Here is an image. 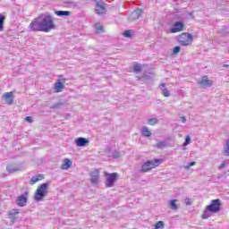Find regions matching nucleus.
Instances as JSON below:
<instances>
[{
  "mask_svg": "<svg viewBox=\"0 0 229 229\" xmlns=\"http://www.w3.org/2000/svg\"><path fill=\"white\" fill-rule=\"evenodd\" d=\"M29 30H30V31H44L45 33H49L51 30H55L53 16L49 14H42L32 20L29 25Z\"/></svg>",
  "mask_w": 229,
  "mask_h": 229,
  "instance_id": "nucleus-1",
  "label": "nucleus"
},
{
  "mask_svg": "<svg viewBox=\"0 0 229 229\" xmlns=\"http://www.w3.org/2000/svg\"><path fill=\"white\" fill-rule=\"evenodd\" d=\"M219 210H221V200L219 199L212 200L211 205H208L203 212L202 219H208L211 214H217Z\"/></svg>",
  "mask_w": 229,
  "mask_h": 229,
  "instance_id": "nucleus-2",
  "label": "nucleus"
},
{
  "mask_svg": "<svg viewBox=\"0 0 229 229\" xmlns=\"http://www.w3.org/2000/svg\"><path fill=\"white\" fill-rule=\"evenodd\" d=\"M49 189V183L45 182L40 184L34 195L35 201H42L44 199L45 196H47V191Z\"/></svg>",
  "mask_w": 229,
  "mask_h": 229,
  "instance_id": "nucleus-3",
  "label": "nucleus"
},
{
  "mask_svg": "<svg viewBox=\"0 0 229 229\" xmlns=\"http://www.w3.org/2000/svg\"><path fill=\"white\" fill-rule=\"evenodd\" d=\"M161 162L162 160L160 159L148 160L145 162L141 166L140 173H148V171H151L154 167L160 165Z\"/></svg>",
  "mask_w": 229,
  "mask_h": 229,
  "instance_id": "nucleus-4",
  "label": "nucleus"
},
{
  "mask_svg": "<svg viewBox=\"0 0 229 229\" xmlns=\"http://www.w3.org/2000/svg\"><path fill=\"white\" fill-rule=\"evenodd\" d=\"M194 39V36L190 33H182L178 36L177 40L180 46H191L192 44V40Z\"/></svg>",
  "mask_w": 229,
  "mask_h": 229,
  "instance_id": "nucleus-5",
  "label": "nucleus"
},
{
  "mask_svg": "<svg viewBox=\"0 0 229 229\" xmlns=\"http://www.w3.org/2000/svg\"><path fill=\"white\" fill-rule=\"evenodd\" d=\"M30 196V192L25 191L21 195H20L16 199V204L18 207H26L28 203V198Z\"/></svg>",
  "mask_w": 229,
  "mask_h": 229,
  "instance_id": "nucleus-6",
  "label": "nucleus"
},
{
  "mask_svg": "<svg viewBox=\"0 0 229 229\" xmlns=\"http://www.w3.org/2000/svg\"><path fill=\"white\" fill-rule=\"evenodd\" d=\"M183 30H185V24H183V21H176L170 29V33H180V31H183Z\"/></svg>",
  "mask_w": 229,
  "mask_h": 229,
  "instance_id": "nucleus-7",
  "label": "nucleus"
},
{
  "mask_svg": "<svg viewBox=\"0 0 229 229\" xmlns=\"http://www.w3.org/2000/svg\"><path fill=\"white\" fill-rule=\"evenodd\" d=\"M106 187H112L114 183H115V181L117 180V174L113 173V174H106Z\"/></svg>",
  "mask_w": 229,
  "mask_h": 229,
  "instance_id": "nucleus-8",
  "label": "nucleus"
},
{
  "mask_svg": "<svg viewBox=\"0 0 229 229\" xmlns=\"http://www.w3.org/2000/svg\"><path fill=\"white\" fill-rule=\"evenodd\" d=\"M95 13L97 15H105L106 13V7H105V2H97Z\"/></svg>",
  "mask_w": 229,
  "mask_h": 229,
  "instance_id": "nucleus-9",
  "label": "nucleus"
},
{
  "mask_svg": "<svg viewBox=\"0 0 229 229\" xmlns=\"http://www.w3.org/2000/svg\"><path fill=\"white\" fill-rule=\"evenodd\" d=\"M198 85H199V87H212V80H208V78L207 76L202 77V79L200 81H197Z\"/></svg>",
  "mask_w": 229,
  "mask_h": 229,
  "instance_id": "nucleus-10",
  "label": "nucleus"
},
{
  "mask_svg": "<svg viewBox=\"0 0 229 229\" xmlns=\"http://www.w3.org/2000/svg\"><path fill=\"white\" fill-rule=\"evenodd\" d=\"M3 99L6 105H13V92H5Z\"/></svg>",
  "mask_w": 229,
  "mask_h": 229,
  "instance_id": "nucleus-11",
  "label": "nucleus"
},
{
  "mask_svg": "<svg viewBox=\"0 0 229 229\" xmlns=\"http://www.w3.org/2000/svg\"><path fill=\"white\" fill-rule=\"evenodd\" d=\"M89 143V140L83 137L75 139V144L78 148H85Z\"/></svg>",
  "mask_w": 229,
  "mask_h": 229,
  "instance_id": "nucleus-12",
  "label": "nucleus"
},
{
  "mask_svg": "<svg viewBox=\"0 0 229 229\" xmlns=\"http://www.w3.org/2000/svg\"><path fill=\"white\" fill-rule=\"evenodd\" d=\"M142 16L141 9L134 10L129 16L130 21H138Z\"/></svg>",
  "mask_w": 229,
  "mask_h": 229,
  "instance_id": "nucleus-13",
  "label": "nucleus"
},
{
  "mask_svg": "<svg viewBox=\"0 0 229 229\" xmlns=\"http://www.w3.org/2000/svg\"><path fill=\"white\" fill-rule=\"evenodd\" d=\"M90 178H91L90 182L92 185H98L99 182V172L98 170L91 172Z\"/></svg>",
  "mask_w": 229,
  "mask_h": 229,
  "instance_id": "nucleus-14",
  "label": "nucleus"
},
{
  "mask_svg": "<svg viewBox=\"0 0 229 229\" xmlns=\"http://www.w3.org/2000/svg\"><path fill=\"white\" fill-rule=\"evenodd\" d=\"M159 89L162 90V94L165 98H169V96H171V92L167 89V88H165V83L162 82L159 85Z\"/></svg>",
  "mask_w": 229,
  "mask_h": 229,
  "instance_id": "nucleus-15",
  "label": "nucleus"
},
{
  "mask_svg": "<svg viewBox=\"0 0 229 229\" xmlns=\"http://www.w3.org/2000/svg\"><path fill=\"white\" fill-rule=\"evenodd\" d=\"M40 180H44L43 174H38V175L32 176L30 179V185H35V183H37V182H40Z\"/></svg>",
  "mask_w": 229,
  "mask_h": 229,
  "instance_id": "nucleus-16",
  "label": "nucleus"
},
{
  "mask_svg": "<svg viewBox=\"0 0 229 229\" xmlns=\"http://www.w3.org/2000/svg\"><path fill=\"white\" fill-rule=\"evenodd\" d=\"M141 135H143V137H151V131H149L148 126H143L141 128Z\"/></svg>",
  "mask_w": 229,
  "mask_h": 229,
  "instance_id": "nucleus-17",
  "label": "nucleus"
},
{
  "mask_svg": "<svg viewBox=\"0 0 229 229\" xmlns=\"http://www.w3.org/2000/svg\"><path fill=\"white\" fill-rule=\"evenodd\" d=\"M176 203H178V199L170 200L168 204L169 208H171V210H176L178 208V205Z\"/></svg>",
  "mask_w": 229,
  "mask_h": 229,
  "instance_id": "nucleus-18",
  "label": "nucleus"
},
{
  "mask_svg": "<svg viewBox=\"0 0 229 229\" xmlns=\"http://www.w3.org/2000/svg\"><path fill=\"white\" fill-rule=\"evenodd\" d=\"M55 14L58 17H69V15H71V12H69V11H56Z\"/></svg>",
  "mask_w": 229,
  "mask_h": 229,
  "instance_id": "nucleus-19",
  "label": "nucleus"
},
{
  "mask_svg": "<svg viewBox=\"0 0 229 229\" xmlns=\"http://www.w3.org/2000/svg\"><path fill=\"white\" fill-rule=\"evenodd\" d=\"M71 165H72V162L71 161V159L65 158L62 169H69Z\"/></svg>",
  "mask_w": 229,
  "mask_h": 229,
  "instance_id": "nucleus-20",
  "label": "nucleus"
},
{
  "mask_svg": "<svg viewBox=\"0 0 229 229\" xmlns=\"http://www.w3.org/2000/svg\"><path fill=\"white\" fill-rule=\"evenodd\" d=\"M4 21H6V17L0 13V31L4 30Z\"/></svg>",
  "mask_w": 229,
  "mask_h": 229,
  "instance_id": "nucleus-21",
  "label": "nucleus"
},
{
  "mask_svg": "<svg viewBox=\"0 0 229 229\" xmlns=\"http://www.w3.org/2000/svg\"><path fill=\"white\" fill-rule=\"evenodd\" d=\"M63 89H64V83L60 81L55 83V92H62Z\"/></svg>",
  "mask_w": 229,
  "mask_h": 229,
  "instance_id": "nucleus-22",
  "label": "nucleus"
},
{
  "mask_svg": "<svg viewBox=\"0 0 229 229\" xmlns=\"http://www.w3.org/2000/svg\"><path fill=\"white\" fill-rule=\"evenodd\" d=\"M6 171H8V173H17V171H19V168L13 167L12 165H9L6 167Z\"/></svg>",
  "mask_w": 229,
  "mask_h": 229,
  "instance_id": "nucleus-23",
  "label": "nucleus"
},
{
  "mask_svg": "<svg viewBox=\"0 0 229 229\" xmlns=\"http://www.w3.org/2000/svg\"><path fill=\"white\" fill-rule=\"evenodd\" d=\"M148 124H149L150 126H155V124H158V119H157V118H150L148 121Z\"/></svg>",
  "mask_w": 229,
  "mask_h": 229,
  "instance_id": "nucleus-24",
  "label": "nucleus"
},
{
  "mask_svg": "<svg viewBox=\"0 0 229 229\" xmlns=\"http://www.w3.org/2000/svg\"><path fill=\"white\" fill-rule=\"evenodd\" d=\"M156 146H157V148L158 149H162V148H165L167 146V142H165V141H159Z\"/></svg>",
  "mask_w": 229,
  "mask_h": 229,
  "instance_id": "nucleus-25",
  "label": "nucleus"
},
{
  "mask_svg": "<svg viewBox=\"0 0 229 229\" xmlns=\"http://www.w3.org/2000/svg\"><path fill=\"white\" fill-rule=\"evenodd\" d=\"M133 71L134 72H140L142 71V66L140 65V64H136L133 66Z\"/></svg>",
  "mask_w": 229,
  "mask_h": 229,
  "instance_id": "nucleus-26",
  "label": "nucleus"
},
{
  "mask_svg": "<svg viewBox=\"0 0 229 229\" xmlns=\"http://www.w3.org/2000/svg\"><path fill=\"white\" fill-rule=\"evenodd\" d=\"M155 229H164V222L163 221H158L155 225Z\"/></svg>",
  "mask_w": 229,
  "mask_h": 229,
  "instance_id": "nucleus-27",
  "label": "nucleus"
},
{
  "mask_svg": "<svg viewBox=\"0 0 229 229\" xmlns=\"http://www.w3.org/2000/svg\"><path fill=\"white\" fill-rule=\"evenodd\" d=\"M95 28H96L97 31H98V33H103V25L97 23L95 25Z\"/></svg>",
  "mask_w": 229,
  "mask_h": 229,
  "instance_id": "nucleus-28",
  "label": "nucleus"
},
{
  "mask_svg": "<svg viewBox=\"0 0 229 229\" xmlns=\"http://www.w3.org/2000/svg\"><path fill=\"white\" fill-rule=\"evenodd\" d=\"M131 33H132V31L130 30H125V31L123 32V37H125L126 38H130V37H131Z\"/></svg>",
  "mask_w": 229,
  "mask_h": 229,
  "instance_id": "nucleus-29",
  "label": "nucleus"
},
{
  "mask_svg": "<svg viewBox=\"0 0 229 229\" xmlns=\"http://www.w3.org/2000/svg\"><path fill=\"white\" fill-rule=\"evenodd\" d=\"M189 144H191V136H186L183 146H189Z\"/></svg>",
  "mask_w": 229,
  "mask_h": 229,
  "instance_id": "nucleus-30",
  "label": "nucleus"
},
{
  "mask_svg": "<svg viewBox=\"0 0 229 229\" xmlns=\"http://www.w3.org/2000/svg\"><path fill=\"white\" fill-rule=\"evenodd\" d=\"M121 157V153L119 151L114 150L113 152V158H120Z\"/></svg>",
  "mask_w": 229,
  "mask_h": 229,
  "instance_id": "nucleus-31",
  "label": "nucleus"
},
{
  "mask_svg": "<svg viewBox=\"0 0 229 229\" xmlns=\"http://www.w3.org/2000/svg\"><path fill=\"white\" fill-rule=\"evenodd\" d=\"M19 214V209H13L9 212V216H16Z\"/></svg>",
  "mask_w": 229,
  "mask_h": 229,
  "instance_id": "nucleus-32",
  "label": "nucleus"
},
{
  "mask_svg": "<svg viewBox=\"0 0 229 229\" xmlns=\"http://www.w3.org/2000/svg\"><path fill=\"white\" fill-rule=\"evenodd\" d=\"M182 51V47L180 46L174 47V54L176 55Z\"/></svg>",
  "mask_w": 229,
  "mask_h": 229,
  "instance_id": "nucleus-33",
  "label": "nucleus"
},
{
  "mask_svg": "<svg viewBox=\"0 0 229 229\" xmlns=\"http://www.w3.org/2000/svg\"><path fill=\"white\" fill-rule=\"evenodd\" d=\"M192 165H196V162H191L188 164V165L184 166V169H191Z\"/></svg>",
  "mask_w": 229,
  "mask_h": 229,
  "instance_id": "nucleus-34",
  "label": "nucleus"
},
{
  "mask_svg": "<svg viewBox=\"0 0 229 229\" xmlns=\"http://www.w3.org/2000/svg\"><path fill=\"white\" fill-rule=\"evenodd\" d=\"M25 121H26L27 123H33V117H31V116H27V117H25Z\"/></svg>",
  "mask_w": 229,
  "mask_h": 229,
  "instance_id": "nucleus-35",
  "label": "nucleus"
},
{
  "mask_svg": "<svg viewBox=\"0 0 229 229\" xmlns=\"http://www.w3.org/2000/svg\"><path fill=\"white\" fill-rule=\"evenodd\" d=\"M179 121L180 123H187V118H185V116H181Z\"/></svg>",
  "mask_w": 229,
  "mask_h": 229,
  "instance_id": "nucleus-36",
  "label": "nucleus"
},
{
  "mask_svg": "<svg viewBox=\"0 0 229 229\" xmlns=\"http://www.w3.org/2000/svg\"><path fill=\"white\" fill-rule=\"evenodd\" d=\"M9 217L12 220V223H13L15 221V219H17V216H13V215H9Z\"/></svg>",
  "mask_w": 229,
  "mask_h": 229,
  "instance_id": "nucleus-37",
  "label": "nucleus"
},
{
  "mask_svg": "<svg viewBox=\"0 0 229 229\" xmlns=\"http://www.w3.org/2000/svg\"><path fill=\"white\" fill-rule=\"evenodd\" d=\"M68 4H72L73 6H78L76 2H69Z\"/></svg>",
  "mask_w": 229,
  "mask_h": 229,
  "instance_id": "nucleus-38",
  "label": "nucleus"
},
{
  "mask_svg": "<svg viewBox=\"0 0 229 229\" xmlns=\"http://www.w3.org/2000/svg\"><path fill=\"white\" fill-rule=\"evenodd\" d=\"M185 203H186V205H191V199H185Z\"/></svg>",
  "mask_w": 229,
  "mask_h": 229,
  "instance_id": "nucleus-39",
  "label": "nucleus"
},
{
  "mask_svg": "<svg viewBox=\"0 0 229 229\" xmlns=\"http://www.w3.org/2000/svg\"><path fill=\"white\" fill-rule=\"evenodd\" d=\"M189 15H190V17H191V19H194V13L191 12V13H189Z\"/></svg>",
  "mask_w": 229,
  "mask_h": 229,
  "instance_id": "nucleus-40",
  "label": "nucleus"
},
{
  "mask_svg": "<svg viewBox=\"0 0 229 229\" xmlns=\"http://www.w3.org/2000/svg\"><path fill=\"white\" fill-rule=\"evenodd\" d=\"M226 165L225 163H222L219 166V169H223V167H225Z\"/></svg>",
  "mask_w": 229,
  "mask_h": 229,
  "instance_id": "nucleus-41",
  "label": "nucleus"
},
{
  "mask_svg": "<svg viewBox=\"0 0 229 229\" xmlns=\"http://www.w3.org/2000/svg\"><path fill=\"white\" fill-rule=\"evenodd\" d=\"M224 67H229V65L228 64H224Z\"/></svg>",
  "mask_w": 229,
  "mask_h": 229,
  "instance_id": "nucleus-42",
  "label": "nucleus"
}]
</instances>
